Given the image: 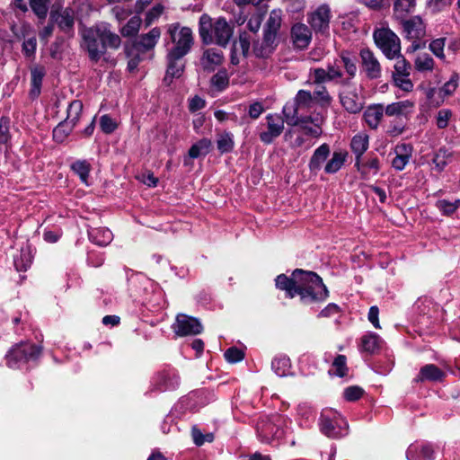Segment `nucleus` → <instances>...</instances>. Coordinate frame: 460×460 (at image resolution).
Returning <instances> with one entry per match:
<instances>
[{"label": "nucleus", "mask_w": 460, "mask_h": 460, "mask_svg": "<svg viewBox=\"0 0 460 460\" xmlns=\"http://www.w3.org/2000/svg\"><path fill=\"white\" fill-rule=\"evenodd\" d=\"M275 282L277 288L286 292L287 297L299 296L300 301L305 305L323 302L329 295L323 279L313 271L296 269L290 278L280 274Z\"/></svg>", "instance_id": "obj_1"}, {"label": "nucleus", "mask_w": 460, "mask_h": 460, "mask_svg": "<svg viewBox=\"0 0 460 460\" xmlns=\"http://www.w3.org/2000/svg\"><path fill=\"white\" fill-rule=\"evenodd\" d=\"M82 37L90 59L95 62L105 54L108 47L116 49L121 43L119 36L111 32L107 23L83 30Z\"/></svg>", "instance_id": "obj_2"}, {"label": "nucleus", "mask_w": 460, "mask_h": 460, "mask_svg": "<svg viewBox=\"0 0 460 460\" xmlns=\"http://www.w3.org/2000/svg\"><path fill=\"white\" fill-rule=\"evenodd\" d=\"M199 33L206 45L216 43L226 47L233 37L234 27L225 18L219 17L215 22L206 13L199 22Z\"/></svg>", "instance_id": "obj_3"}, {"label": "nucleus", "mask_w": 460, "mask_h": 460, "mask_svg": "<svg viewBox=\"0 0 460 460\" xmlns=\"http://www.w3.org/2000/svg\"><path fill=\"white\" fill-rule=\"evenodd\" d=\"M41 354V347L30 342L13 346L5 355L6 365L12 369H26L35 365Z\"/></svg>", "instance_id": "obj_4"}, {"label": "nucleus", "mask_w": 460, "mask_h": 460, "mask_svg": "<svg viewBox=\"0 0 460 460\" xmlns=\"http://www.w3.org/2000/svg\"><path fill=\"white\" fill-rule=\"evenodd\" d=\"M288 422L286 417L279 414L261 417L256 425L258 438L267 444L279 441L286 436Z\"/></svg>", "instance_id": "obj_5"}, {"label": "nucleus", "mask_w": 460, "mask_h": 460, "mask_svg": "<svg viewBox=\"0 0 460 460\" xmlns=\"http://www.w3.org/2000/svg\"><path fill=\"white\" fill-rule=\"evenodd\" d=\"M339 99L341 105L350 114L359 113L365 105L363 87L356 85L349 78L340 81Z\"/></svg>", "instance_id": "obj_6"}, {"label": "nucleus", "mask_w": 460, "mask_h": 460, "mask_svg": "<svg viewBox=\"0 0 460 460\" xmlns=\"http://www.w3.org/2000/svg\"><path fill=\"white\" fill-rule=\"evenodd\" d=\"M167 33L173 45L168 53L176 58L185 57L190 51L194 43L190 28L181 26L178 22L172 23L168 25Z\"/></svg>", "instance_id": "obj_7"}, {"label": "nucleus", "mask_w": 460, "mask_h": 460, "mask_svg": "<svg viewBox=\"0 0 460 460\" xmlns=\"http://www.w3.org/2000/svg\"><path fill=\"white\" fill-rule=\"evenodd\" d=\"M315 102L312 93L305 90H299L292 102H287L282 113L288 125H294L298 121V116L304 115V111H309L314 109Z\"/></svg>", "instance_id": "obj_8"}, {"label": "nucleus", "mask_w": 460, "mask_h": 460, "mask_svg": "<svg viewBox=\"0 0 460 460\" xmlns=\"http://www.w3.org/2000/svg\"><path fill=\"white\" fill-rule=\"evenodd\" d=\"M319 425L321 432L331 438H339L348 434L347 420L332 409L323 411Z\"/></svg>", "instance_id": "obj_9"}, {"label": "nucleus", "mask_w": 460, "mask_h": 460, "mask_svg": "<svg viewBox=\"0 0 460 460\" xmlns=\"http://www.w3.org/2000/svg\"><path fill=\"white\" fill-rule=\"evenodd\" d=\"M374 40L376 46L389 59H394L401 52L400 39L388 28L376 30Z\"/></svg>", "instance_id": "obj_10"}, {"label": "nucleus", "mask_w": 460, "mask_h": 460, "mask_svg": "<svg viewBox=\"0 0 460 460\" xmlns=\"http://www.w3.org/2000/svg\"><path fill=\"white\" fill-rule=\"evenodd\" d=\"M402 26V32L408 40H412L408 51H416L422 47L420 42L426 35V27L420 16H414L410 19H405L401 22Z\"/></svg>", "instance_id": "obj_11"}, {"label": "nucleus", "mask_w": 460, "mask_h": 460, "mask_svg": "<svg viewBox=\"0 0 460 460\" xmlns=\"http://www.w3.org/2000/svg\"><path fill=\"white\" fill-rule=\"evenodd\" d=\"M414 311L420 315L419 323L422 325H429L436 323L441 316V308L430 298H419L414 304Z\"/></svg>", "instance_id": "obj_12"}, {"label": "nucleus", "mask_w": 460, "mask_h": 460, "mask_svg": "<svg viewBox=\"0 0 460 460\" xmlns=\"http://www.w3.org/2000/svg\"><path fill=\"white\" fill-rule=\"evenodd\" d=\"M331 9L327 4L318 6L308 14L307 22L316 33L325 34L329 31Z\"/></svg>", "instance_id": "obj_13"}, {"label": "nucleus", "mask_w": 460, "mask_h": 460, "mask_svg": "<svg viewBox=\"0 0 460 460\" xmlns=\"http://www.w3.org/2000/svg\"><path fill=\"white\" fill-rule=\"evenodd\" d=\"M161 37V30L158 27L153 28L149 32L142 34L132 44L127 48V55H133L134 52L142 54L153 49Z\"/></svg>", "instance_id": "obj_14"}, {"label": "nucleus", "mask_w": 460, "mask_h": 460, "mask_svg": "<svg viewBox=\"0 0 460 460\" xmlns=\"http://www.w3.org/2000/svg\"><path fill=\"white\" fill-rule=\"evenodd\" d=\"M174 332L179 336L197 335L202 330V324L194 317L184 314H180L176 317V322L172 325Z\"/></svg>", "instance_id": "obj_15"}, {"label": "nucleus", "mask_w": 460, "mask_h": 460, "mask_svg": "<svg viewBox=\"0 0 460 460\" xmlns=\"http://www.w3.org/2000/svg\"><path fill=\"white\" fill-rule=\"evenodd\" d=\"M265 119L267 129L260 133V139L262 143L269 145L281 135L286 119L279 114H268Z\"/></svg>", "instance_id": "obj_16"}, {"label": "nucleus", "mask_w": 460, "mask_h": 460, "mask_svg": "<svg viewBox=\"0 0 460 460\" xmlns=\"http://www.w3.org/2000/svg\"><path fill=\"white\" fill-rule=\"evenodd\" d=\"M361 66L366 76L370 80H376L382 75V67L377 58L369 49H362L359 52Z\"/></svg>", "instance_id": "obj_17"}, {"label": "nucleus", "mask_w": 460, "mask_h": 460, "mask_svg": "<svg viewBox=\"0 0 460 460\" xmlns=\"http://www.w3.org/2000/svg\"><path fill=\"white\" fill-rule=\"evenodd\" d=\"M180 385V376L173 368L160 372L155 379L153 390L165 392L175 390Z\"/></svg>", "instance_id": "obj_18"}, {"label": "nucleus", "mask_w": 460, "mask_h": 460, "mask_svg": "<svg viewBox=\"0 0 460 460\" xmlns=\"http://www.w3.org/2000/svg\"><path fill=\"white\" fill-rule=\"evenodd\" d=\"M322 119L315 117L313 118L310 115H300L298 116L297 123L293 126H296V133H301L305 136L318 137L322 135L321 128Z\"/></svg>", "instance_id": "obj_19"}, {"label": "nucleus", "mask_w": 460, "mask_h": 460, "mask_svg": "<svg viewBox=\"0 0 460 460\" xmlns=\"http://www.w3.org/2000/svg\"><path fill=\"white\" fill-rule=\"evenodd\" d=\"M51 22L58 24L63 31H69L75 23V13L71 8L52 10L50 12Z\"/></svg>", "instance_id": "obj_20"}, {"label": "nucleus", "mask_w": 460, "mask_h": 460, "mask_svg": "<svg viewBox=\"0 0 460 460\" xmlns=\"http://www.w3.org/2000/svg\"><path fill=\"white\" fill-rule=\"evenodd\" d=\"M434 450L428 443H413L406 450L407 460H434Z\"/></svg>", "instance_id": "obj_21"}, {"label": "nucleus", "mask_w": 460, "mask_h": 460, "mask_svg": "<svg viewBox=\"0 0 460 460\" xmlns=\"http://www.w3.org/2000/svg\"><path fill=\"white\" fill-rule=\"evenodd\" d=\"M291 38L296 48L304 49L312 40L311 30L304 23H296L291 29Z\"/></svg>", "instance_id": "obj_22"}, {"label": "nucleus", "mask_w": 460, "mask_h": 460, "mask_svg": "<svg viewBox=\"0 0 460 460\" xmlns=\"http://www.w3.org/2000/svg\"><path fill=\"white\" fill-rule=\"evenodd\" d=\"M412 146L411 144L402 143L394 147L395 157L392 161V166L397 170L402 171L409 163L412 155Z\"/></svg>", "instance_id": "obj_23"}, {"label": "nucleus", "mask_w": 460, "mask_h": 460, "mask_svg": "<svg viewBox=\"0 0 460 460\" xmlns=\"http://www.w3.org/2000/svg\"><path fill=\"white\" fill-rule=\"evenodd\" d=\"M183 57H174L171 53L167 54V70L164 81L170 84L173 78H179L184 70Z\"/></svg>", "instance_id": "obj_24"}, {"label": "nucleus", "mask_w": 460, "mask_h": 460, "mask_svg": "<svg viewBox=\"0 0 460 460\" xmlns=\"http://www.w3.org/2000/svg\"><path fill=\"white\" fill-rule=\"evenodd\" d=\"M446 374L434 364L423 366L419 375L413 379L415 383L420 382H440L444 379Z\"/></svg>", "instance_id": "obj_25"}, {"label": "nucleus", "mask_w": 460, "mask_h": 460, "mask_svg": "<svg viewBox=\"0 0 460 460\" xmlns=\"http://www.w3.org/2000/svg\"><path fill=\"white\" fill-rule=\"evenodd\" d=\"M331 154V149L328 144L323 143L317 147L310 158L308 168L311 172L317 173L322 168L324 162Z\"/></svg>", "instance_id": "obj_26"}, {"label": "nucleus", "mask_w": 460, "mask_h": 460, "mask_svg": "<svg viewBox=\"0 0 460 460\" xmlns=\"http://www.w3.org/2000/svg\"><path fill=\"white\" fill-rule=\"evenodd\" d=\"M355 166L358 168L361 178L368 180L370 176H374L378 173L380 170V162L376 156L370 157L366 161L358 159V164H357V160L355 161Z\"/></svg>", "instance_id": "obj_27"}, {"label": "nucleus", "mask_w": 460, "mask_h": 460, "mask_svg": "<svg viewBox=\"0 0 460 460\" xmlns=\"http://www.w3.org/2000/svg\"><path fill=\"white\" fill-rule=\"evenodd\" d=\"M281 22L282 11L280 9L272 10L263 30V34L267 35L268 40H270V38H277L278 31L281 26Z\"/></svg>", "instance_id": "obj_28"}, {"label": "nucleus", "mask_w": 460, "mask_h": 460, "mask_svg": "<svg viewBox=\"0 0 460 460\" xmlns=\"http://www.w3.org/2000/svg\"><path fill=\"white\" fill-rule=\"evenodd\" d=\"M223 59L224 56L221 50L208 49L204 51L200 62L205 70L213 71L217 66L222 63Z\"/></svg>", "instance_id": "obj_29"}, {"label": "nucleus", "mask_w": 460, "mask_h": 460, "mask_svg": "<svg viewBox=\"0 0 460 460\" xmlns=\"http://www.w3.org/2000/svg\"><path fill=\"white\" fill-rule=\"evenodd\" d=\"M45 75L46 71L43 66H37L31 69V98L36 99L40 94L42 81Z\"/></svg>", "instance_id": "obj_30"}, {"label": "nucleus", "mask_w": 460, "mask_h": 460, "mask_svg": "<svg viewBox=\"0 0 460 460\" xmlns=\"http://www.w3.org/2000/svg\"><path fill=\"white\" fill-rule=\"evenodd\" d=\"M368 145L369 137L365 132H359L352 137L350 148L356 156L357 164H358V159H361L363 154L367 150Z\"/></svg>", "instance_id": "obj_31"}, {"label": "nucleus", "mask_w": 460, "mask_h": 460, "mask_svg": "<svg viewBox=\"0 0 460 460\" xmlns=\"http://www.w3.org/2000/svg\"><path fill=\"white\" fill-rule=\"evenodd\" d=\"M88 235L91 242L100 246L108 245L113 239L111 231L104 227L91 228Z\"/></svg>", "instance_id": "obj_32"}, {"label": "nucleus", "mask_w": 460, "mask_h": 460, "mask_svg": "<svg viewBox=\"0 0 460 460\" xmlns=\"http://www.w3.org/2000/svg\"><path fill=\"white\" fill-rule=\"evenodd\" d=\"M384 113L385 111L382 104L369 106L364 112L365 121L368 127L375 129L378 127Z\"/></svg>", "instance_id": "obj_33"}, {"label": "nucleus", "mask_w": 460, "mask_h": 460, "mask_svg": "<svg viewBox=\"0 0 460 460\" xmlns=\"http://www.w3.org/2000/svg\"><path fill=\"white\" fill-rule=\"evenodd\" d=\"M276 39L270 38L268 40L267 35L263 34L261 41H257L253 45V53L257 58H266L273 52L275 49Z\"/></svg>", "instance_id": "obj_34"}, {"label": "nucleus", "mask_w": 460, "mask_h": 460, "mask_svg": "<svg viewBox=\"0 0 460 460\" xmlns=\"http://www.w3.org/2000/svg\"><path fill=\"white\" fill-rule=\"evenodd\" d=\"M413 108V102L405 100L388 104L384 108L385 113L387 116H403L410 112Z\"/></svg>", "instance_id": "obj_35"}, {"label": "nucleus", "mask_w": 460, "mask_h": 460, "mask_svg": "<svg viewBox=\"0 0 460 460\" xmlns=\"http://www.w3.org/2000/svg\"><path fill=\"white\" fill-rule=\"evenodd\" d=\"M416 0H396L394 4V15L396 19L403 21L405 17L414 11Z\"/></svg>", "instance_id": "obj_36"}, {"label": "nucleus", "mask_w": 460, "mask_h": 460, "mask_svg": "<svg viewBox=\"0 0 460 460\" xmlns=\"http://www.w3.org/2000/svg\"><path fill=\"white\" fill-rule=\"evenodd\" d=\"M435 67L433 58L425 52L418 53L414 58V68L420 73L432 72Z\"/></svg>", "instance_id": "obj_37"}, {"label": "nucleus", "mask_w": 460, "mask_h": 460, "mask_svg": "<svg viewBox=\"0 0 460 460\" xmlns=\"http://www.w3.org/2000/svg\"><path fill=\"white\" fill-rule=\"evenodd\" d=\"M347 158V153L345 152H333L332 158L327 161L324 166V172L328 174L337 172L344 164Z\"/></svg>", "instance_id": "obj_38"}, {"label": "nucleus", "mask_w": 460, "mask_h": 460, "mask_svg": "<svg viewBox=\"0 0 460 460\" xmlns=\"http://www.w3.org/2000/svg\"><path fill=\"white\" fill-rule=\"evenodd\" d=\"M211 145V141L208 138H202L199 140L197 143L190 146L189 150V156L192 159H195L199 156L207 155L210 151Z\"/></svg>", "instance_id": "obj_39"}, {"label": "nucleus", "mask_w": 460, "mask_h": 460, "mask_svg": "<svg viewBox=\"0 0 460 460\" xmlns=\"http://www.w3.org/2000/svg\"><path fill=\"white\" fill-rule=\"evenodd\" d=\"M290 367V359L286 356L276 357L271 362V368L279 376H288Z\"/></svg>", "instance_id": "obj_40"}, {"label": "nucleus", "mask_w": 460, "mask_h": 460, "mask_svg": "<svg viewBox=\"0 0 460 460\" xmlns=\"http://www.w3.org/2000/svg\"><path fill=\"white\" fill-rule=\"evenodd\" d=\"M381 339L376 333H367L361 339V347L364 351L374 354L380 348Z\"/></svg>", "instance_id": "obj_41"}, {"label": "nucleus", "mask_w": 460, "mask_h": 460, "mask_svg": "<svg viewBox=\"0 0 460 460\" xmlns=\"http://www.w3.org/2000/svg\"><path fill=\"white\" fill-rule=\"evenodd\" d=\"M217 146L221 154L231 152L234 146V135L228 131L218 134Z\"/></svg>", "instance_id": "obj_42"}, {"label": "nucleus", "mask_w": 460, "mask_h": 460, "mask_svg": "<svg viewBox=\"0 0 460 460\" xmlns=\"http://www.w3.org/2000/svg\"><path fill=\"white\" fill-rule=\"evenodd\" d=\"M83 111V102L79 100H75L70 102L68 108H67V115L66 118V121L67 123H70L74 127L77 124L79 121L81 113Z\"/></svg>", "instance_id": "obj_43"}, {"label": "nucleus", "mask_w": 460, "mask_h": 460, "mask_svg": "<svg viewBox=\"0 0 460 460\" xmlns=\"http://www.w3.org/2000/svg\"><path fill=\"white\" fill-rule=\"evenodd\" d=\"M312 96L316 104L321 107H328L332 102V98L327 91V88L323 84H318L314 89Z\"/></svg>", "instance_id": "obj_44"}, {"label": "nucleus", "mask_w": 460, "mask_h": 460, "mask_svg": "<svg viewBox=\"0 0 460 460\" xmlns=\"http://www.w3.org/2000/svg\"><path fill=\"white\" fill-rule=\"evenodd\" d=\"M71 169L79 176L82 182L88 185L91 164L86 160H77L71 164Z\"/></svg>", "instance_id": "obj_45"}, {"label": "nucleus", "mask_w": 460, "mask_h": 460, "mask_svg": "<svg viewBox=\"0 0 460 460\" xmlns=\"http://www.w3.org/2000/svg\"><path fill=\"white\" fill-rule=\"evenodd\" d=\"M394 59H395V63L394 65V71L393 72V75L401 76L411 75V66L401 53Z\"/></svg>", "instance_id": "obj_46"}, {"label": "nucleus", "mask_w": 460, "mask_h": 460, "mask_svg": "<svg viewBox=\"0 0 460 460\" xmlns=\"http://www.w3.org/2000/svg\"><path fill=\"white\" fill-rule=\"evenodd\" d=\"M75 127L70 123H67L66 120L60 122L54 129H53V139L57 143H63L69 134L72 132Z\"/></svg>", "instance_id": "obj_47"}, {"label": "nucleus", "mask_w": 460, "mask_h": 460, "mask_svg": "<svg viewBox=\"0 0 460 460\" xmlns=\"http://www.w3.org/2000/svg\"><path fill=\"white\" fill-rule=\"evenodd\" d=\"M211 85L218 92L225 90L229 84V77L226 69L219 70L211 77Z\"/></svg>", "instance_id": "obj_48"}, {"label": "nucleus", "mask_w": 460, "mask_h": 460, "mask_svg": "<svg viewBox=\"0 0 460 460\" xmlns=\"http://www.w3.org/2000/svg\"><path fill=\"white\" fill-rule=\"evenodd\" d=\"M329 372L340 377L345 376L348 373L346 357L344 355H338L334 358Z\"/></svg>", "instance_id": "obj_49"}, {"label": "nucleus", "mask_w": 460, "mask_h": 460, "mask_svg": "<svg viewBox=\"0 0 460 460\" xmlns=\"http://www.w3.org/2000/svg\"><path fill=\"white\" fill-rule=\"evenodd\" d=\"M141 19L138 15H135L129 19L125 26L120 30V33L124 37H131L136 35L140 28Z\"/></svg>", "instance_id": "obj_50"}, {"label": "nucleus", "mask_w": 460, "mask_h": 460, "mask_svg": "<svg viewBox=\"0 0 460 460\" xmlns=\"http://www.w3.org/2000/svg\"><path fill=\"white\" fill-rule=\"evenodd\" d=\"M251 41V35L246 31H243L239 34L238 40L234 41L233 45H237V50L243 57H247L250 51Z\"/></svg>", "instance_id": "obj_51"}, {"label": "nucleus", "mask_w": 460, "mask_h": 460, "mask_svg": "<svg viewBox=\"0 0 460 460\" xmlns=\"http://www.w3.org/2000/svg\"><path fill=\"white\" fill-rule=\"evenodd\" d=\"M436 207L444 215L450 216L460 207V199H456L454 202L447 199H440L437 201Z\"/></svg>", "instance_id": "obj_52"}, {"label": "nucleus", "mask_w": 460, "mask_h": 460, "mask_svg": "<svg viewBox=\"0 0 460 460\" xmlns=\"http://www.w3.org/2000/svg\"><path fill=\"white\" fill-rule=\"evenodd\" d=\"M459 75L453 73L450 79L439 89L440 94L445 96L452 95L458 87Z\"/></svg>", "instance_id": "obj_53"}, {"label": "nucleus", "mask_w": 460, "mask_h": 460, "mask_svg": "<svg viewBox=\"0 0 460 460\" xmlns=\"http://www.w3.org/2000/svg\"><path fill=\"white\" fill-rule=\"evenodd\" d=\"M451 154L446 148H439L433 157V164L438 171H442L447 164Z\"/></svg>", "instance_id": "obj_54"}, {"label": "nucleus", "mask_w": 460, "mask_h": 460, "mask_svg": "<svg viewBox=\"0 0 460 460\" xmlns=\"http://www.w3.org/2000/svg\"><path fill=\"white\" fill-rule=\"evenodd\" d=\"M30 5L33 13L40 18L44 19L48 13V0H30Z\"/></svg>", "instance_id": "obj_55"}, {"label": "nucleus", "mask_w": 460, "mask_h": 460, "mask_svg": "<svg viewBox=\"0 0 460 460\" xmlns=\"http://www.w3.org/2000/svg\"><path fill=\"white\" fill-rule=\"evenodd\" d=\"M450 0H427L426 7L431 13H438L451 5Z\"/></svg>", "instance_id": "obj_56"}, {"label": "nucleus", "mask_w": 460, "mask_h": 460, "mask_svg": "<svg viewBox=\"0 0 460 460\" xmlns=\"http://www.w3.org/2000/svg\"><path fill=\"white\" fill-rule=\"evenodd\" d=\"M446 39L445 38H438L436 40H433L429 43V49L430 51L439 59L444 60L445 59V54H444V48H445Z\"/></svg>", "instance_id": "obj_57"}, {"label": "nucleus", "mask_w": 460, "mask_h": 460, "mask_svg": "<svg viewBox=\"0 0 460 460\" xmlns=\"http://www.w3.org/2000/svg\"><path fill=\"white\" fill-rule=\"evenodd\" d=\"M392 76H393V81H394V84L398 88H400L401 90H402L406 93L412 91L413 84H412L411 80L410 79V75H401V76L392 75Z\"/></svg>", "instance_id": "obj_58"}, {"label": "nucleus", "mask_w": 460, "mask_h": 460, "mask_svg": "<svg viewBox=\"0 0 460 460\" xmlns=\"http://www.w3.org/2000/svg\"><path fill=\"white\" fill-rule=\"evenodd\" d=\"M341 59L346 73L349 75V78L351 80L357 74L358 67L356 62L344 54L341 56Z\"/></svg>", "instance_id": "obj_59"}, {"label": "nucleus", "mask_w": 460, "mask_h": 460, "mask_svg": "<svg viewBox=\"0 0 460 460\" xmlns=\"http://www.w3.org/2000/svg\"><path fill=\"white\" fill-rule=\"evenodd\" d=\"M225 358L229 363H237L244 358V353L243 350L237 349L236 347H231L224 354Z\"/></svg>", "instance_id": "obj_60"}, {"label": "nucleus", "mask_w": 460, "mask_h": 460, "mask_svg": "<svg viewBox=\"0 0 460 460\" xmlns=\"http://www.w3.org/2000/svg\"><path fill=\"white\" fill-rule=\"evenodd\" d=\"M100 127L104 133L111 134L116 129L117 124L111 116L102 115L100 119Z\"/></svg>", "instance_id": "obj_61"}, {"label": "nucleus", "mask_w": 460, "mask_h": 460, "mask_svg": "<svg viewBox=\"0 0 460 460\" xmlns=\"http://www.w3.org/2000/svg\"><path fill=\"white\" fill-rule=\"evenodd\" d=\"M13 263L18 271H25L31 263L29 253L22 252L20 257L14 258Z\"/></svg>", "instance_id": "obj_62"}, {"label": "nucleus", "mask_w": 460, "mask_h": 460, "mask_svg": "<svg viewBox=\"0 0 460 460\" xmlns=\"http://www.w3.org/2000/svg\"><path fill=\"white\" fill-rule=\"evenodd\" d=\"M452 117V111L448 109H442L438 111L437 115V127L440 129L446 128L448 126V121Z\"/></svg>", "instance_id": "obj_63"}, {"label": "nucleus", "mask_w": 460, "mask_h": 460, "mask_svg": "<svg viewBox=\"0 0 460 460\" xmlns=\"http://www.w3.org/2000/svg\"><path fill=\"white\" fill-rule=\"evenodd\" d=\"M343 394L347 401L353 402L362 396L363 390L359 386H349L344 390Z\"/></svg>", "instance_id": "obj_64"}]
</instances>
